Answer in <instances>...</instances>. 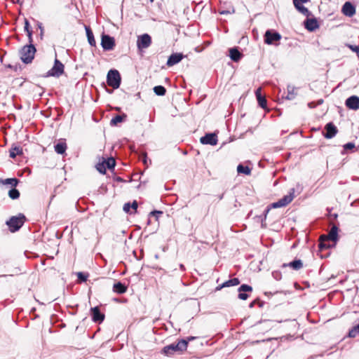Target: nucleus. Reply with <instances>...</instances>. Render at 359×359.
<instances>
[{"label": "nucleus", "instance_id": "obj_12", "mask_svg": "<svg viewBox=\"0 0 359 359\" xmlns=\"http://www.w3.org/2000/svg\"><path fill=\"white\" fill-rule=\"evenodd\" d=\"M238 291L239 292L238 298L242 300H246L249 297L246 292H251L252 291V287L248 285L243 284L238 287Z\"/></svg>", "mask_w": 359, "mask_h": 359}, {"label": "nucleus", "instance_id": "obj_5", "mask_svg": "<svg viewBox=\"0 0 359 359\" xmlns=\"http://www.w3.org/2000/svg\"><path fill=\"white\" fill-rule=\"evenodd\" d=\"M121 75L118 70L116 69H110L107 76V84L112 87L114 89L119 88L121 85Z\"/></svg>", "mask_w": 359, "mask_h": 359}, {"label": "nucleus", "instance_id": "obj_25", "mask_svg": "<svg viewBox=\"0 0 359 359\" xmlns=\"http://www.w3.org/2000/svg\"><path fill=\"white\" fill-rule=\"evenodd\" d=\"M54 147L56 153L58 154H63L65 153L67 147L65 142H60L57 143Z\"/></svg>", "mask_w": 359, "mask_h": 359}, {"label": "nucleus", "instance_id": "obj_31", "mask_svg": "<svg viewBox=\"0 0 359 359\" xmlns=\"http://www.w3.org/2000/svg\"><path fill=\"white\" fill-rule=\"evenodd\" d=\"M304 27L310 32L314 31V18H307L304 21Z\"/></svg>", "mask_w": 359, "mask_h": 359}, {"label": "nucleus", "instance_id": "obj_11", "mask_svg": "<svg viewBox=\"0 0 359 359\" xmlns=\"http://www.w3.org/2000/svg\"><path fill=\"white\" fill-rule=\"evenodd\" d=\"M217 136L215 133H208L201 138L203 144L216 145L217 144Z\"/></svg>", "mask_w": 359, "mask_h": 359}, {"label": "nucleus", "instance_id": "obj_39", "mask_svg": "<svg viewBox=\"0 0 359 359\" xmlns=\"http://www.w3.org/2000/svg\"><path fill=\"white\" fill-rule=\"evenodd\" d=\"M358 334H359V331H358L355 327H353L348 332V336L350 337H355Z\"/></svg>", "mask_w": 359, "mask_h": 359}, {"label": "nucleus", "instance_id": "obj_15", "mask_svg": "<svg viewBox=\"0 0 359 359\" xmlns=\"http://www.w3.org/2000/svg\"><path fill=\"white\" fill-rule=\"evenodd\" d=\"M346 105L351 109H359V97L355 95L351 96L346 100Z\"/></svg>", "mask_w": 359, "mask_h": 359}, {"label": "nucleus", "instance_id": "obj_2", "mask_svg": "<svg viewBox=\"0 0 359 359\" xmlns=\"http://www.w3.org/2000/svg\"><path fill=\"white\" fill-rule=\"evenodd\" d=\"M295 189L292 188L290 189L288 194L284 196L282 198L278 200L277 202L273 203L268 207L265 210L266 215L269 212L270 208H283L290 203L294 198Z\"/></svg>", "mask_w": 359, "mask_h": 359}, {"label": "nucleus", "instance_id": "obj_46", "mask_svg": "<svg viewBox=\"0 0 359 359\" xmlns=\"http://www.w3.org/2000/svg\"><path fill=\"white\" fill-rule=\"evenodd\" d=\"M180 269H181V271H185V266H184V264H180Z\"/></svg>", "mask_w": 359, "mask_h": 359}, {"label": "nucleus", "instance_id": "obj_41", "mask_svg": "<svg viewBox=\"0 0 359 359\" xmlns=\"http://www.w3.org/2000/svg\"><path fill=\"white\" fill-rule=\"evenodd\" d=\"M162 214H163V212L158 211V210H154V211H152L150 212V215L155 217L156 218V219L158 218V216Z\"/></svg>", "mask_w": 359, "mask_h": 359}, {"label": "nucleus", "instance_id": "obj_20", "mask_svg": "<svg viewBox=\"0 0 359 359\" xmlns=\"http://www.w3.org/2000/svg\"><path fill=\"white\" fill-rule=\"evenodd\" d=\"M262 89L261 88H258L255 91L256 97L258 102L259 105L263 108L265 109L266 107V98L262 95L261 93Z\"/></svg>", "mask_w": 359, "mask_h": 359}, {"label": "nucleus", "instance_id": "obj_28", "mask_svg": "<svg viewBox=\"0 0 359 359\" xmlns=\"http://www.w3.org/2000/svg\"><path fill=\"white\" fill-rule=\"evenodd\" d=\"M237 172L239 174L250 175L251 174V169L248 166H244L242 164H239L237 166Z\"/></svg>", "mask_w": 359, "mask_h": 359}, {"label": "nucleus", "instance_id": "obj_22", "mask_svg": "<svg viewBox=\"0 0 359 359\" xmlns=\"http://www.w3.org/2000/svg\"><path fill=\"white\" fill-rule=\"evenodd\" d=\"M113 291L118 294H123L127 291V287L125 284L117 282L113 286Z\"/></svg>", "mask_w": 359, "mask_h": 359}, {"label": "nucleus", "instance_id": "obj_38", "mask_svg": "<svg viewBox=\"0 0 359 359\" xmlns=\"http://www.w3.org/2000/svg\"><path fill=\"white\" fill-rule=\"evenodd\" d=\"M96 168H97V170L102 174H105L106 172V166L104 165V163H103V162L102 163H99L97 165H96Z\"/></svg>", "mask_w": 359, "mask_h": 359}, {"label": "nucleus", "instance_id": "obj_45", "mask_svg": "<svg viewBox=\"0 0 359 359\" xmlns=\"http://www.w3.org/2000/svg\"><path fill=\"white\" fill-rule=\"evenodd\" d=\"M257 303H259V299H255L254 300L253 302H252L250 304V307L252 308L255 306V304Z\"/></svg>", "mask_w": 359, "mask_h": 359}, {"label": "nucleus", "instance_id": "obj_34", "mask_svg": "<svg viewBox=\"0 0 359 359\" xmlns=\"http://www.w3.org/2000/svg\"><path fill=\"white\" fill-rule=\"evenodd\" d=\"M102 162L108 169L114 168L116 165V161L114 158H108L107 160H104Z\"/></svg>", "mask_w": 359, "mask_h": 359}, {"label": "nucleus", "instance_id": "obj_18", "mask_svg": "<svg viewBox=\"0 0 359 359\" xmlns=\"http://www.w3.org/2000/svg\"><path fill=\"white\" fill-rule=\"evenodd\" d=\"M283 268L290 267L293 270L298 271L303 267V263L301 259H295L289 263H285L282 265Z\"/></svg>", "mask_w": 359, "mask_h": 359}, {"label": "nucleus", "instance_id": "obj_29", "mask_svg": "<svg viewBox=\"0 0 359 359\" xmlns=\"http://www.w3.org/2000/svg\"><path fill=\"white\" fill-rule=\"evenodd\" d=\"M19 182L20 181L17 178H7L1 180L3 184H9L13 188L17 187Z\"/></svg>", "mask_w": 359, "mask_h": 359}, {"label": "nucleus", "instance_id": "obj_8", "mask_svg": "<svg viewBox=\"0 0 359 359\" xmlns=\"http://www.w3.org/2000/svg\"><path fill=\"white\" fill-rule=\"evenodd\" d=\"M280 39L281 35L276 31L269 29L265 32L264 42L266 44H273V43L278 41Z\"/></svg>", "mask_w": 359, "mask_h": 359}, {"label": "nucleus", "instance_id": "obj_24", "mask_svg": "<svg viewBox=\"0 0 359 359\" xmlns=\"http://www.w3.org/2000/svg\"><path fill=\"white\" fill-rule=\"evenodd\" d=\"M239 283H240L239 279L237 278H233L232 279H230V280L224 282L221 286L217 287V290H220L221 288L225 287L238 285Z\"/></svg>", "mask_w": 359, "mask_h": 359}, {"label": "nucleus", "instance_id": "obj_9", "mask_svg": "<svg viewBox=\"0 0 359 359\" xmlns=\"http://www.w3.org/2000/svg\"><path fill=\"white\" fill-rule=\"evenodd\" d=\"M101 46L104 50H111L115 46L114 37L107 34L102 35Z\"/></svg>", "mask_w": 359, "mask_h": 359}, {"label": "nucleus", "instance_id": "obj_42", "mask_svg": "<svg viewBox=\"0 0 359 359\" xmlns=\"http://www.w3.org/2000/svg\"><path fill=\"white\" fill-rule=\"evenodd\" d=\"M272 276L277 280H278L281 278V273L279 271H273L272 273Z\"/></svg>", "mask_w": 359, "mask_h": 359}, {"label": "nucleus", "instance_id": "obj_19", "mask_svg": "<svg viewBox=\"0 0 359 359\" xmlns=\"http://www.w3.org/2000/svg\"><path fill=\"white\" fill-rule=\"evenodd\" d=\"M330 242H332L326 236L323 235L320 237L318 248L319 251L321 252L324 249H327L331 246Z\"/></svg>", "mask_w": 359, "mask_h": 359}, {"label": "nucleus", "instance_id": "obj_13", "mask_svg": "<svg viewBox=\"0 0 359 359\" xmlns=\"http://www.w3.org/2000/svg\"><path fill=\"white\" fill-rule=\"evenodd\" d=\"M92 319L95 323H102L104 319V315L102 313L97 306L91 308Z\"/></svg>", "mask_w": 359, "mask_h": 359}, {"label": "nucleus", "instance_id": "obj_16", "mask_svg": "<svg viewBox=\"0 0 359 359\" xmlns=\"http://www.w3.org/2000/svg\"><path fill=\"white\" fill-rule=\"evenodd\" d=\"M344 15L348 17H352L355 13V8L351 2H346L341 9Z\"/></svg>", "mask_w": 359, "mask_h": 359}, {"label": "nucleus", "instance_id": "obj_7", "mask_svg": "<svg viewBox=\"0 0 359 359\" xmlns=\"http://www.w3.org/2000/svg\"><path fill=\"white\" fill-rule=\"evenodd\" d=\"M151 44V37L148 34H144L137 37V48L146 49Z\"/></svg>", "mask_w": 359, "mask_h": 359}, {"label": "nucleus", "instance_id": "obj_21", "mask_svg": "<svg viewBox=\"0 0 359 359\" xmlns=\"http://www.w3.org/2000/svg\"><path fill=\"white\" fill-rule=\"evenodd\" d=\"M242 53L237 48H232L229 50V56L233 62H238L242 57Z\"/></svg>", "mask_w": 359, "mask_h": 359}, {"label": "nucleus", "instance_id": "obj_47", "mask_svg": "<svg viewBox=\"0 0 359 359\" xmlns=\"http://www.w3.org/2000/svg\"><path fill=\"white\" fill-rule=\"evenodd\" d=\"M116 181H118V182H122V181H123V180H122V178H121V177H118L116 178Z\"/></svg>", "mask_w": 359, "mask_h": 359}, {"label": "nucleus", "instance_id": "obj_17", "mask_svg": "<svg viewBox=\"0 0 359 359\" xmlns=\"http://www.w3.org/2000/svg\"><path fill=\"white\" fill-rule=\"evenodd\" d=\"M325 129L326 130L325 137L328 139L332 138L337 133V128L332 123H327Z\"/></svg>", "mask_w": 359, "mask_h": 359}, {"label": "nucleus", "instance_id": "obj_50", "mask_svg": "<svg viewBox=\"0 0 359 359\" xmlns=\"http://www.w3.org/2000/svg\"><path fill=\"white\" fill-rule=\"evenodd\" d=\"M194 338H195V337H189L188 339H189V340H192V339H194Z\"/></svg>", "mask_w": 359, "mask_h": 359}, {"label": "nucleus", "instance_id": "obj_49", "mask_svg": "<svg viewBox=\"0 0 359 359\" xmlns=\"http://www.w3.org/2000/svg\"><path fill=\"white\" fill-rule=\"evenodd\" d=\"M313 104L312 102L309 103V107L310 108H311V104Z\"/></svg>", "mask_w": 359, "mask_h": 359}, {"label": "nucleus", "instance_id": "obj_3", "mask_svg": "<svg viewBox=\"0 0 359 359\" xmlns=\"http://www.w3.org/2000/svg\"><path fill=\"white\" fill-rule=\"evenodd\" d=\"M36 48L34 46L30 43L29 45L25 46L20 50V58L22 61L26 64L32 62L34 57Z\"/></svg>", "mask_w": 359, "mask_h": 359}, {"label": "nucleus", "instance_id": "obj_44", "mask_svg": "<svg viewBox=\"0 0 359 359\" xmlns=\"http://www.w3.org/2000/svg\"><path fill=\"white\" fill-rule=\"evenodd\" d=\"M131 208L134 210H136L138 205L136 201H134L132 204H130Z\"/></svg>", "mask_w": 359, "mask_h": 359}, {"label": "nucleus", "instance_id": "obj_10", "mask_svg": "<svg viewBox=\"0 0 359 359\" xmlns=\"http://www.w3.org/2000/svg\"><path fill=\"white\" fill-rule=\"evenodd\" d=\"M310 0H292L294 8L304 15L309 17L311 12L303 6V4L309 2Z\"/></svg>", "mask_w": 359, "mask_h": 359}, {"label": "nucleus", "instance_id": "obj_27", "mask_svg": "<svg viewBox=\"0 0 359 359\" xmlns=\"http://www.w3.org/2000/svg\"><path fill=\"white\" fill-rule=\"evenodd\" d=\"M22 154V149L20 147H13L10 149L9 156L12 158H15L18 155Z\"/></svg>", "mask_w": 359, "mask_h": 359}, {"label": "nucleus", "instance_id": "obj_30", "mask_svg": "<svg viewBox=\"0 0 359 359\" xmlns=\"http://www.w3.org/2000/svg\"><path fill=\"white\" fill-rule=\"evenodd\" d=\"M24 29L27 34L29 43H32V31L30 29V25H29V21L27 19L25 20Z\"/></svg>", "mask_w": 359, "mask_h": 359}, {"label": "nucleus", "instance_id": "obj_33", "mask_svg": "<svg viewBox=\"0 0 359 359\" xmlns=\"http://www.w3.org/2000/svg\"><path fill=\"white\" fill-rule=\"evenodd\" d=\"M126 117V115H123V116L116 115V116H115L114 118H111V120L110 121L111 126H116L118 123H121Z\"/></svg>", "mask_w": 359, "mask_h": 359}, {"label": "nucleus", "instance_id": "obj_1", "mask_svg": "<svg viewBox=\"0 0 359 359\" xmlns=\"http://www.w3.org/2000/svg\"><path fill=\"white\" fill-rule=\"evenodd\" d=\"M187 346L188 341L185 339H181L177 343H173L165 346L163 348V353L166 355H172L176 352L180 353L187 350Z\"/></svg>", "mask_w": 359, "mask_h": 359}, {"label": "nucleus", "instance_id": "obj_23", "mask_svg": "<svg viewBox=\"0 0 359 359\" xmlns=\"http://www.w3.org/2000/svg\"><path fill=\"white\" fill-rule=\"evenodd\" d=\"M337 231L338 229L337 226H334L331 228L330 231L329 232L328 235L326 236L327 238H329L332 243V245H334L337 240Z\"/></svg>", "mask_w": 359, "mask_h": 359}, {"label": "nucleus", "instance_id": "obj_40", "mask_svg": "<svg viewBox=\"0 0 359 359\" xmlns=\"http://www.w3.org/2000/svg\"><path fill=\"white\" fill-rule=\"evenodd\" d=\"M355 148V144L353 142H348L344 145V150L352 149Z\"/></svg>", "mask_w": 359, "mask_h": 359}, {"label": "nucleus", "instance_id": "obj_51", "mask_svg": "<svg viewBox=\"0 0 359 359\" xmlns=\"http://www.w3.org/2000/svg\"><path fill=\"white\" fill-rule=\"evenodd\" d=\"M154 0H150L151 2H153Z\"/></svg>", "mask_w": 359, "mask_h": 359}, {"label": "nucleus", "instance_id": "obj_26", "mask_svg": "<svg viewBox=\"0 0 359 359\" xmlns=\"http://www.w3.org/2000/svg\"><path fill=\"white\" fill-rule=\"evenodd\" d=\"M86 35L89 44L91 46H95L96 41L94 38L93 33L89 27H86Z\"/></svg>", "mask_w": 359, "mask_h": 359}, {"label": "nucleus", "instance_id": "obj_36", "mask_svg": "<svg viewBox=\"0 0 359 359\" xmlns=\"http://www.w3.org/2000/svg\"><path fill=\"white\" fill-rule=\"evenodd\" d=\"M8 196L13 200L18 199L20 197V191L14 187L8 191Z\"/></svg>", "mask_w": 359, "mask_h": 359}, {"label": "nucleus", "instance_id": "obj_37", "mask_svg": "<svg viewBox=\"0 0 359 359\" xmlns=\"http://www.w3.org/2000/svg\"><path fill=\"white\" fill-rule=\"evenodd\" d=\"M294 88H292L291 90L290 88V87L288 86L287 88V94L285 95V99L287 100H292L295 97V93H294Z\"/></svg>", "mask_w": 359, "mask_h": 359}, {"label": "nucleus", "instance_id": "obj_48", "mask_svg": "<svg viewBox=\"0 0 359 359\" xmlns=\"http://www.w3.org/2000/svg\"><path fill=\"white\" fill-rule=\"evenodd\" d=\"M315 27H316V29H317V28L318 27V23H317V21H316V25H315Z\"/></svg>", "mask_w": 359, "mask_h": 359}, {"label": "nucleus", "instance_id": "obj_43", "mask_svg": "<svg viewBox=\"0 0 359 359\" xmlns=\"http://www.w3.org/2000/svg\"><path fill=\"white\" fill-rule=\"evenodd\" d=\"M130 208H131V206H130V203H127L124 204V205H123V210L126 212H129Z\"/></svg>", "mask_w": 359, "mask_h": 359}, {"label": "nucleus", "instance_id": "obj_6", "mask_svg": "<svg viewBox=\"0 0 359 359\" xmlns=\"http://www.w3.org/2000/svg\"><path fill=\"white\" fill-rule=\"evenodd\" d=\"M64 72V65L57 58L55 60L54 65L51 69H50L47 76L59 77Z\"/></svg>", "mask_w": 359, "mask_h": 359}, {"label": "nucleus", "instance_id": "obj_35", "mask_svg": "<svg viewBox=\"0 0 359 359\" xmlns=\"http://www.w3.org/2000/svg\"><path fill=\"white\" fill-rule=\"evenodd\" d=\"M154 92L156 95L163 96L166 93V89L163 86H156L154 88Z\"/></svg>", "mask_w": 359, "mask_h": 359}, {"label": "nucleus", "instance_id": "obj_4", "mask_svg": "<svg viewBox=\"0 0 359 359\" xmlns=\"http://www.w3.org/2000/svg\"><path fill=\"white\" fill-rule=\"evenodd\" d=\"M25 222V217L23 214H19L18 216H13L6 222L11 232H15L20 229Z\"/></svg>", "mask_w": 359, "mask_h": 359}, {"label": "nucleus", "instance_id": "obj_14", "mask_svg": "<svg viewBox=\"0 0 359 359\" xmlns=\"http://www.w3.org/2000/svg\"><path fill=\"white\" fill-rule=\"evenodd\" d=\"M184 57L182 53H172L168 59L166 65L168 67H172L177 63H179Z\"/></svg>", "mask_w": 359, "mask_h": 359}, {"label": "nucleus", "instance_id": "obj_32", "mask_svg": "<svg viewBox=\"0 0 359 359\" xmlns=\"http://www.w3.org/2000/svg\"><path fill=\"white\" fill-rule=\"evenodd\" d=\"M76 276L78 278L77 282L79 283H81L83 282H86L88 280V278L89 277V273L84 272H78L76 273Z\"/></svg>", "mask_w": 359, "mask_h": 359}]
</instances>
